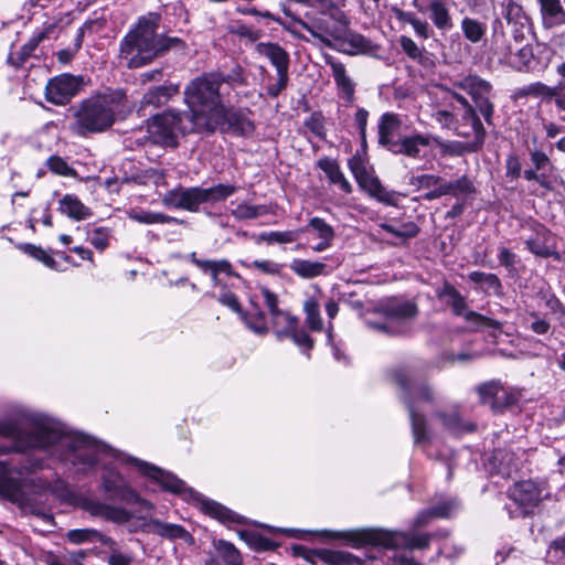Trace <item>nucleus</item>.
<instances>
[{
	"instance_id": "obj_1",
	"label": "nucleus",
	"mask_w": 565,
	"mask_h": 565,
	"mask_svg": "<svg viewBox=\"0 0 565 565\" xmlns=\"http://www.w3.org/2000/svg\"><path fill=\"white\" fill-rule=\"evenodd\" d=\"M0 436L11 440L0 444V456L42 449L78 472L93 468L102 454L117 457L116 451L82 433L68 431L50 418L25 420L23 416L0 419ZM44 467L43 459L30 457L21 466L0 460V495L13 503L26 500L28 476Z\"/></svg>"
},
{
	"instance_id": "obj_2",
	"label": "nucleus",
	"mask_w": 565,
	"mask_h": 565,
	"mask_svg": "<svg viewBox=\"0 0 565 565\" xmlns=\"http://www.w3.org/2000/svg\"><path fill=\"white\" fill-rule=\"evenodd\" d=\"M186 130L213 132L226 119V108L220 95V85L215 74H204L192 79L184 89Z\"/></svg>"
},
{
	"instance_id": "obj_3",
	"label": "nucleus",
	"mask_w": 565,
	"mask_h": 565,
	"mask_svg": "<svg viewBox=\"0 0 565 565\" xmlns=\"http://www.w3.org/2000/svg\"><path fill=\"white\" fill-rule=\"evenodd\" d=\"M160 14L148 13L122 39L120 55L130 68L141 67L171 49H183V42L175 36L158 34Z\"/></svg>"
},
{
	"instance_id": "obj_4",
	"label": "nucleus",
	"mask_w": 565,
	"mask_h": 565,
	"mask_svg": "<svg viewBox=\"0 0 565 565\" xmlns=\"http://www.w3.org/2000/svg\"><path fill=\"white\" fill-rule=\"evenodd\" d=\"M130 111L127 96L120 89L95 95L77 105L71 128L83 137L103 132L109 129L117 118H125Z\"/></svg>"
},
{
	"instance_id": "obj_5",
	"label": "nucleus",
	"mask_w": 565,
	"mask_h": 565,
	"mask_svg": "<svg viewBox=\"0 0 565 565\" xmlns=\"http://www.w3.org/2000/svg\"><path fill=\"white\" fill-rule=\"evenodd\" d=\"M392 380L399 390V398L409 412L414 443L426 444L429 440V431L420 411L433 402L431 390L424 382L415 380L407 370H394Z\"/></svg>"
},
{
	"instance_id": "obj_6",
	"label": "nucleus",
	"mask_w": 565,
	"mask_h": 565,
	"mask_svg": "<svg viewBox=\"0 0 565 565\" xmlns=\"http://www.w3.org/2000/svg\"><path fill=\"white\" fill-rule=\"evenodd\" d=\"M339 537L350 542L354 547L375 545L386 548L423 550L428 547L429 534H409L383 529H362L340 533Z\"/></svg>"
},
{
	"instance_id": "obj_7",
	"label": "nucleus",
	"mask_w": 565,
	"mask_h": 565,
	"mask_svg": "<svg viewBox=\"0 0 565 565\" xmlns=\"http://www.w3.org/2000/svg\"><path fill=\"white\" fill-rule=\"evenodd\" d=\"M236 186L231 184H216L211 188H179L169 191L163 203L177 209L198 212L202 203H216L234 194Z\"/></svg>"
},
{
	"instance_id": "obj_8",
	"label": "nucleus",
	"mask_w": 565,
	"mask_h": 565,
	"mask_svg": "<svg viewBox=\"0 0 565 565\" xmlns=\"http://www.w3.org/2000/svg\"><path fill=\"white\" fill-rule=\"evenodd\" d=\"M379 311L385 320L383 322L367 320V326L387 334H399L404 332V323L417 316L418 308L413 301L392 298L382 302Z\"/></svg>"
},
{
	"instance_id": "obj_9",
	"label": "nucleus",
	"mask_w": 565,
	"mask_h": 565,
	"mask_svg": "<svg viewBox=\"0 0 565 565\" xmlns=\"http://www.w3.org/2000/svg\"><path fill=\"white\" fill-rule=\"evenodd\" d=\"M185 113L168 110L156 115L147 125L148 139L151 143L166 147H175L178 134L200 132L199 130H186Z\"/></svg>"
},
{
	"instance_id": "obj_10",
	"label": "nucleus",
	"mask_w": 565,
	"mask_h": 565,
	"mask_svg": "<svg viewBox=\"0 0 565 565\" xmlns=\"http://www.w3.org/2000/svg\"><path fill=\"white\" fill-rule=\"evenodd\" d=\"M255 52L267 58L276 68L277 81L267 87V94L277 97L287 86L289 81V54L277 43L260 42L255 45Z\"/></svg>"
},
{
	"instance_id": "obj_11",
	"label": "nucleus",
	"mask_w": 565,
	"mask_h": 565,
	"mask_svg": "<svg viewBox=\"0 0 565 565\" xmlns=\"http://www.w3.org/2000/svg\"><path fill=\"white\" fill-rule=\"evenodd\" d=\"M121 460L134 465L140 473L157 482L166 491L175 494L189 493L191 497H196V493L188 488L183 480L154 465L127 455L122 456Z\"/></svg>"
},
{
	"instance_id": "obj_12",
	"label": "nucleus",
	"mask_w": 565,
	"mask_h": 565,
	"mask_svg": "<svg viewBox=\"0 0 565 565\" xmlns=\"http://www.w3.org/2000/svg\"><path fill=\"white\" fill-rule=\"evenodd\" d=\"M509 497L521 508L522 513L529 514L540 502L548 497L544 483L532 480L520 481L509 489Z\"/></svg>"
},
{
	"instance_id": "obj_13",
	"label": "nucleus",
	"mask_w": 565,
	"mask_h": 565,
	"mask_svg": "<svg viewBox=\"0 0 565 565\" xmlns=\"http://www.w3.org/2000/svg\"><path fill=\"white\" fill-rule=\"evenodd\" d=\"M350 170L352 171L359 185L365 190L372 198L387 205L395 204V194L386 190L377 177L367 171L366 167L356 159L349 161Z\"/></svg>"
},
{
	"instance_id": "obj_14",
	"label": "nucleus",
	"mask_w": 565,
	"mask_h": 565,
	"mask_svg": "<svg viewBox=\"0 0 565 565\" xmlns=\"http://www.w3.org/2000/svg\"><path fill=\"white\" fill-rule=\"evenodd\" d=\"M444 295L449 298L448 303L451 307L454 313L456 316L463 317L466 321L471 323L475 330L478 331L488 328L501 330L502 323L500 321L468 310L465 298L454 287L446 286L444 289Z\"/></svg>"
},
{
	"instance_id": "obj_15",
	"label": "nucleus",
	"mask_w": 565,
	"mask_h": 565,
	"mask_svg": "<svg viewBox=\"0 0 565 565\" xmlns=\"http://www.w3.org/2000/svg\"><path fill=\"white\" fill-rule=\"evenodd\" d=\"M83 78L71 74H62L51 78L45 87L46 100L54 105H66L79 93Z\"/></svg>"
},
{
	"instance_id": "obj_16",
	"label": "nucleus",
	"mask_w": 565,
	"mask_h": 565,
	"mask_svg": "<svg viewBox=\"0 0 565 565\" xmlns=\"http://www.w3.org/2000/svg\"><path fill=\"white\" fill-rule=\"evenodd\" d=\"M300 231L301 234H308L312 241H317V243L310 245L311 249L316 253L330 248L335 237L334 228L318 216L310 218L308 224L301 227Z\"/></svg>"
},
{
	"instance_id": "obj_17",
	"label": "nucleus",
	"mask_w": 565,
	"mask_h": 565,
	"mask_svg": "<svg viewBox=\"0 0 565 565\" xmlns=\"http://www.w3.org/2000/svg\"><path fill=\"white\" fill-rule=\"evenodd\" d=\"M413 7L422 14H428L434 26L440 31H449L454 26L450 9L446 0H437L427 4L413 0Z\"/></svg>"
},
{
	"instance_id": "obj_18",
	"label": "nucleus",
	"mask_w": 565,
	"mask_h": 565,
	"mask_svg": "<svg viewBox=\"0 0 565 565\" xmlns=\"http://www.w3.org/2000/svg\"><path fill=\"white\" fill-rule=\"evenodd\" d=\"M431 143H439V137L433 135L416 134L398 139L391 152L404 154L411 158H420L422 149Z\"/></svg>"
},
{
	"instance_id": "obj_19",
	"label": "nucleus",
	"mask_w": 565,
	"mask_h": 565,
	"mask_svg": "<svg viewBox=\"0 0 565 565\" xmlns=\"http://www.w3.org/2000/svg\"><path fill=\"white\" fill-rule=\"evenodd\" d=\"M524 456L525 451L520 448L518 451L498 449L492 454L489 463L498 475L510 477L522 467Z\"/></svg>"
},
{
	"instance_id": "obj_20",
	"label": "nucleus",
	"mask_w": 565,
	"mask_h": 565,
	"mask_svg": "<svg viewBox=\"0 0 565 565\" xmlns=\"http://www.w3.org/2000/svg\"><path fill=\"white\" fill-rule=\"evenodd\" d=\"M392 12L399 23L409 24L418 39L428 40L434 35V29L429 22L419 18L415 12L405 11L398 7H393Z\"/></svg>"
},
{
	"instance_id": "obj_21",
	"label": "nucleus",
	"mask_w": 565,
	"mask_h": 565,
	"mask_svg": "<svg viewBox=\"0 0 565 565\" xmlns=\"http://www.w3.org/2000/svg\"><path fill=\"white\" fill-rule=\"evenodd\" d=\"M328 64L331 67L339 96L348 104H352L354 102L355 83L348 75L344 64L334 60H328Z\"/></svg>"
},
{
	"instance_id": "obj_22",
	"label": "nucleus",
	"mask_w": 565,
	"mask_h": 565,
	"mask_svg": "<svg viewBox=\"0 0 565 565\" xmlns=\"http://www.w3.org/2000/svg\"><path fill=\"white\" fill-rule=\"evenodd\" d=\"M179 85L178 84H169V85H161L156 86L150 89H148L140 102V107H161L166 105L172 97L177 96L179 94Z\"/></svg>"
},
{
	"instance_id": "obj_23",
	"label": "nucleus",
	"mask_w": 565,
	"mask_h": 565,
	"mask_svg": "<svg viewBox=\"0 0 565 565\" xmlns=\"http://www.w3.org/2000/svg\"><path fill=\"white\" fill-rule=\"evenodd\" d=\"M452 85L454 87L467 92L472 97L473 102L489 95L491 92L490 83L475 74L458 77L452 82Z\"/></svg>"
},
{
	"instance_id": "obj_24",
	"label": "nucleus",
	"mask_w": 565,
	"mask_h": 565,
	"mask_svg": "<svg viewBox=\"0 0 565 565\" xmlns=\"http://www.w3.org/2000/svg\"><path fill=\"white\" fill-rule=\"evenodd\" d=\"M402 121L396 114L385 113L381 116L379 122V142L390 151L397 140L394 139L395 132L399 129Z\"/></svg>"
},
{
	"instance_id": "obj_25",
	"label": "nucleus",
	"mask_w": 565,
	"mask_h": 565,
	"mask_svg": "<svg viewBox=\"0 0 565 565\" xmlns=\"http://www.w3.org/2000/svg\"><path fill=\"white\" fill-rule=\"evenodd\" d=\"M458 508L459 503L456 500H449L437 504L431 509L424 510L415 518L414 527L417 529L426 526L434 518H449Z\"/></svg>"
},
{
	"instance_id": "obj_26",
	"label": "nucleus",
	"mask_w": 565,
	"mask_h": 565,
	"mask_svg": "<svg viewBox=\"0 0 565 565\" xmlns=\"http://www.w3.org/2000/svg\"><path fill=\"white\" fill-rule=\"evenodd\" d=\"M58 211L74 221H83L92 215V211L74 194H65L58 201Z\"/></svg>"
},
{
	"instance_id": "obj_27",
	"label": "nucleus",
	"mask_w": 565,
	"mask_h": 565,
	"mask_svg": "<svg viewBox=\"0 0 565 565\" xmlns=\"http://www.w3.org/2000/svg\"><path fill=\"white\" fill-rule=\"evenodd\" d=\"M290 269L303 279H312L329 274L327 264L301 258H295L290 263Z\"/></svg>"
},
{
	"instance_id": "obj_28",
	"label": "nucleus",
	"mask_w": 565,
	"mask_h": 565,
	"mask_svg": "<svg viewBox=\"0 0 565 565\" xmlns=\"http://www.w3.org/2000/svg\"><path fill=\"white\" fill-rule=\"evenodd\" d=\"M451 95L460 105L466 108L465 117L470 119L472 129L476 134V142L470 147V150H479L482 147L486 137L483 125L478 117L476 109L469 104L466 97L455 92L451 93Z\"/></svg>"
},
{
	"instance_id": "obj_29",
	"label": "nucleus",
	"mask_w": 565,
	"mask_h": 565,
	"mask_svg": "<svg viewBox=\"0 0 565 565\" xmlns=\"http://www.w3.org/2000/svg\"><path fill=\"white\" fill-rule=\"evenodd\" d=\"M103 486L105 491L115 494L120 499L136 497L135 492L127 486L125 478L116 470L108 469L103 476Z\"/></svg>"
},
{
	"instance_id": "obj_30",
	"label": "nucleus",
	"mask_w": 565,
	"mask_h": 565,
	"mask_svg": "<svg viewBox=\"0 0 565 565\" xmlns=\"http://www.w3.org/2000/svg\"><path fill=\"white\" fill-rule=\"evenodd\" d=\"M544 24L554 28L565 24V9L559 0H539Z\"/></svg>"
},
{
	"instance_id": "obj_31",
	"label": "nucleus",
	"mask_w": 565,
	"mask_h": 565,
	"mask_svg": "<svg viewBox=\"0 0 565 565\" xmlns=\"http://www.w3.org/2000/svg\"><path fill=\"white\" fill-rule=\"evenodd\" d=\"M88 509L92 514L102 516L108 521H111V522H115L118 524L128 523L132 518L131 513L125 509L99 503V502L92 503Z\"/></svg>"
},
{
	"instance_id": "obj_32",
	"label": "nucleus",
	"mask_w": 565,
	"mask_h": 565,
	"mask_svg": "<svg viewBox=\"0 0 565 565\" xmlns=\"http://www.w3.org/2000/svg\"><path fill=\"white\" fill-rule=\"evenodd\" d=\"M527 249L537 257L548 258L556 253L552 246V237L546 231L539 232L525 241Z\"/></svg>"
},
{
	"instance_id": "obj_33",
	"label": "nucleus",
	"mask_w": 565,
	"mask_h": 565,
	"mask_svg": "<svg viewBox=\"0 0 565 565\" xmlns=\"http://www.w3.org/2000/svg\"><path fill=\"white\" fill-rule=\"evenodd\" d=\"M319 167L327 174L329 181L340 188L341 191L349 194L352 192V186L350 182L347 180L342 171L340 170L339 164L332 160H320Z\"/></svg>"
},
{
	"instance_id": "obj_34",
	"label": "nucleus",
	"mask_w": 565,
	"mask_h": 565,
	"mask_svg": "<svg viewBox=\"0 0 565 565\" xmlns=\"http://www.w3.org/2000/svg\"><path fill=\"white\" fill-rule=\"evenodd\" d=\"M151 526L153 533L169 540L180 539L183 541H189L192 539L190 533L182 525L179 524L152 520Z\"/></svg>"
},
{
	"instance_id": "obj_35",
	"label": "nucleus",
	"mask_w": 565,
	"mask_h": 565,
	"mask_svg": "<svg viewBox=\"0 0 565 565\" xmlns=\"http://www.w3.org/2000/svg\"><path fill=\"white\" fill-rule=\"evenodd\" d=\"M209 565H242V559L233 544L220 541L216 546V556Z\"/></svg>"
},
{
	"instance_id": "obj_36",
	"label": "nucleus",
	"mask_w": 565,
	"mask_h": 565,
	"mask_svg": "<svg viewBox=\"0 0 565 565\" xmlns=\"http://www.w3.org/2000/svg\"><path fill=\"white\" fill-rule=\"evenodd\" d=\"M202 510L212 515L213 518L223 521V522H234V523H242L243 518L237 515L236 513L232 512L227 508L223 507L222 504L204 499L202 500Z\"/></svg>"
},
{
	"instance_id": "obj_37",
	"label": "nucleus",
	"mask_w": 565,
	"mask_h": 565,
	"mask_svg": "<svg viewBox=\"0 0 565 565\" xmlns=\"http://www.w3.org/2000/svg\"><path fill=\"white\" fill-rule=\"evenodd\" d=\"M439 185L444 195H454L456 198L475 191L472 182L466 175L449 182L443 180Z\"/></svg>"
},
{
	"instance_id": "obj_38",
	"label": "nucleus",
	"mask_w": 565,
	"mask_h": 565,
	"mask_svg": "<svg viewBox=\"0 0 565 565\" xmlns=\"http://www.w3.org/2000/svg\"><path fill=\"white\" fill-rule=\"evenodd\" d=\"M129 218L140 224H169L178 223L179 221L173 217L159 212L152 211H134L129 213Z\"/></svg>"
},
{
	"instance_id": "obj_39",
	"label": "nucleus",
	"mask_w": 565,
	"mask_h": 565,
	"mask_svg": "<svg viewBox=\"0 0 565 565\" xmlns=\"http://www.w3.org/2000/svg\"><path fill=\"white\" fill-rule=\"evenodd\" d=\"M313 553L320 561L329 565H350L355 559V556L342 551L322 548Z\"/></svg>"
},
{
	"instance_id": "obj_40",
	"label": "nucleus",
	"mask_w": 565,
	"mask_h": 565,
	"mask_svg": "<svg viewBox=\"0 0 565 565\" xmlns=\"http://www.w3.org/2000/svg\"><path fill=\"white\" fill-rule=\"evenodd\" d=\"M461 30L468 41L478 43L484 36L487 25L476 19L463 18L461 21Z\"/></svg>"
},
{
	"instance_id": "obj_41",
	"label": "nucleus",
	"mask_w": 565,
	"mask_h": 565,
	"mask_svg": "<svg viewBox=\"0 0 565 565\" xmlns=\"http://www.w3.org/2000/svg\"><path fill=\"white\" fill-rule=\"evenodd\" d=\"M399 45L403 52L413 61H416L422 65H426L429 61L424 49H420L411 36L402 35L399 38Z\"/></svg>"
},
{
	"instance_id": "obj_42",
	"label": "nucleus",
	"mask_w": 565,
	"mask_h": 565,
	"mask_svg": "<svg viewBox=\"0 0 565 565\" xmlns=\"http://www.w3.org/2000/svg\"><path fill=\"white\" fill-rule=\"evenodd\" d=\"M301 235V231L292 230V231H273V232H264L259 235V238L268 244H289L296 242Z\"/></svg>"
},
{
	"instance_id": "obj_43",
	"label": "nucleus",
	"mask_w": 565,
	"mask_h": 565,
	"mask_svg": "<svg viewBox=\"0 0 565 565\" xmlns=\"http://www.w3.org/2000/svg\"><path fill=\"white\" fill-rule=\"evenodd\" d=\"M468 277L471 281L481 285L486 291H493L498 294L501 290V281L494 274L471 271Z\"/></svg>"
},
{
	"instance_id": "obj_44",
	"label": "nucleus",
	"mask_w": 565,
	"mask_h": 565,
	"mask_svg": "<svg viewBox=\"0 0 565 565\" xmlns=\"http://www.w3.org/2000/svg\"><path fill=\"white\" fill-rule=\"evenodd\" d=\"M19 248L23 253L33 257L34 259L43 263L46 267L54 269V270H58L56 260L51 255H49L46 253V250H44L42 247L30 244V243H25V244H21L19 246Z\"/></svg>"
},
{
	"instance_id": "obj_45",
	"label": "nucleus",
	"mask_w": 565,
	"mask_h": 565,
	"mask_svg": "<svg viewBox=\"0 0 565 565\" xmlns=\"http://www.w3.org/2000/svg\"><path fill=\"white\" fill-rule=\"evenodd\" d=\"M102 533L94 529H75L66 533V539L73 544L98 543Z\"/></svg>"
},
{
	"instance_id": "obj_46",
	"label": "nucleus",
	"mask_w": 565,
	"mask_h": 565,
	"mask_svg": "<svg viewBox=\"0 0 565 565\" xmlns=\"http://www.w3.org/2000/svg\"><path fill=\"white\" fill-rule=\"evenodd\" d=\"M218 85L222 83H226L231 86H242L247 85V75L244 68L239 64H235L231 71L226 74L218 73L215 74Z\"/></svg>"
},
{
	"instance_id": "obj_47",
	"label": "nucleus",
	"mask_w": 565,
	"mask_h": 565,
	"mask_svg": "<svg viewBox=\"0 0 565 565\" xmlns=\"http://www.w3.org/2000/svg\"><path fill=\"white\" fill-rule=\"evenodd\" d=\"M380 226L385 232L402 239L415 237L419 232L418 226L414 222L403 223L397 227L388 223H382Z\"/></svg>"
},
{
	"instance_id": "obj_48",
	"label": "nucleus",
	"mask_w": 565,
	"mask_h": 565,
	"mask_svg": "<svg viewBox=\"0 0 565 565\" xmlns=\"http://www.w3.org/2000/svg\"><path fill=\"white\" fill-rule=\"evenodd\" d=\"M267 209L264 205H252L248 203H239L232 210V215L236 220H253L260 215H265Z\"/></svg>"
},
{
	"instance_id": "obj_49",
	"label": "nucleus",
	"mask_w": 565,
	"mask_h": 565,
	"mask_svg": "<svg viewBox=\"0 0 565 565\" xmlns=\"http://www.w3.org/2000/svg\"><path fill=\"white\" fill-rule=\"evenodd\" d=\"M264 302L266 307L268 308L271 318L275 320V322H279V320L289 321L286 311H282L278 308V297L276 294L270 291L268 288L264 287L260 290Z\"/></svg>"
},
{
	"instance_id": "obj_50",
	"label": "nucleus",
	"mask_w": 565,
	"mask_h": 565,
	"mask_svg": "<svg viewBox=\"0 0 565 565\" xmlns=\"http://www.w3.org/2000/svg\"><path fill=\"white\" fill-rule=\"evenodd\" d=\"M306 313V322L312 331H320L322 329V320L320 317V309L317 301L309 299L303 305Z\"/></svg>"
},
{
	"instance_id": "obj_51",
	"label": "nucleus",
	"mask_w": 565,
	"mask_h": 565,
	"mask_svg": "<svg viewBox=\"0 0 565 565\" xmlns=\"http://www.w3.org/2000/svg\"><path fill=\"white\" fill-rule=\"evenodd\" d=\"M440 419L443 425L450 431L455 434H461L465 431L473 430V425L465 424L457 413L451 414H443L440 415Z\"/></svg>"
},
{
	"instance_id": "obj_52",
	"label": "nucleus",
	"mask_w": 565,
	"mask_h": 565,
	"mask_svg": "<svg viewBox=\"0 0 565 565\" xmlns=\"http://www.w3.org/2000/svg\"><path fill=\"white\" fill-rule=\"evenodd\" d=\"M502 387H503V385L499 381H490V382L483 383L482 385H480L478 387L480 401L483 404L491 406L492 401H494L495 395H498V393H499L497 391H501Z\"/></svg>"
},
{
	"instance_id": "obj_53",
	"label": "nucleus",
	"mask_w": 565,
	"mask_h": 565,
	"mask_svg": "<svg viewBox=\"0 0 565 565\" xmlns=\"http://www.w3.org/2000/svg\"><path fill=\"white\" fill-rule=\"evenodd\" d=\"M246 327L256 334H265L268 331L264 313L256 312L243 316Z\"/></svg>"
},
{
	"instance_id": "obj_54",
	"label": "nucleus",
	"mask_w": 565,
	"mask_h": 565,
	"mask_svg": "<svg viewBox=\"0 0 565 565\" xmlns=\"http://www.w3.org/2000/svg\"><path fill=\"white\" fill-rule=\"evenodd\" d=\"M503 17L508 23L523 24L522 20L525 19V14L521 6L512 0H509L503 8Z\"/></svg>"
},
{
	"instance_id": "obj_55",
	"label": "nucleus",
	"mask_w": 565,
	"mask_h": 565,
	"mask_svg": "<svg viewBox=\"0 0 565 565\" xmlns=\"http://www.w3.org/2000/svg\"><path fill=\"white\" fill-rule=\"evenodd\" d=\"M47 167L53 173L58 175L74 177L76 174L75 170L65 160L56 156L49 158Z\"/></svg>"
},
{
	"instance_id": "obj_56",
	"label": "nucleus",
	"mask_w": 565,
	"mask_h": 565,
	"mask_svg": "<svg viewBox=\"0 0 565 565\" xmlns=\"http://www.w3.org/2000/svg\"><path fill=\"white\" fill-rule=\"evenodd\" d=\"M498 395H495L494 401H492L491 409L494 412H501L505 407L510 406L516 401V397L513 393H511L508 388L504 386L501 391H498Z\"/></svg>"
},
{
	"instance_id": "obj_57",
	"label": "nucleus",
	"mask_w": 565,
	"mask_h": 565,
	"mask_svg": "<svg viewBox=\"0 0 565 565\" xmlns=\"http://www.w3.org/2000/svg\"><path fill=\"white\" fill-rule=\"evenodd\" d=\"M42 38L38 39H31L26 44H24L20 52L18 53V57L15 58L14 55H10L9 61L15 66L21 65L26 58L31 56L33 51L38 47L40 41Z\"/></svg>"
},
{
	"instance_id": "obj_58",
	"label": "nucleus",
	"mask_w": 565,
	"mask_h": 565,
	"mask_svg": "<svg viewBox=\"0 0 565 565\" xmlns=\"http://www.w3.org/2000/svg\"><path fill=\"white\" fill-rule=\"evenodd\" d=\"M286 316H287L288 320H290V321H285L282 319L276 323L275 320L271 318L273 328H274L275 333L279 340L287 337L288 332H290V330H294V327L297 326L296 317L291 316L288 312H286Z\"/></svg>"
},
{
	"instance_id": "obj_59",
	"label": "nucleus",
	"mask_w": 565,
	"mask_h": 565,
	"mask_svg": "<svg viewBox=\"0 0 565 565\" xmlns=\"http://www.w3.org/2000/svg\"><path fill=\"white\" fill-rule=\"evenodd\" d=\"M530 317L532 321L530 323V330L539 335H544L550 332L552 326L546 318L541 317L537 312H531Z\"/></svg>"
},
{
	"instance_id": "obj_60",
	"label": "nucleus",
	"mask_w": 565,
	"mask_h": 565,
	"mask_svg": "<svg viewBox=\"0 0 565 565\" xmlns=\"http://www.w3.org/2000/svg\"><path fill=\"white\" fill-rule=\"evenodd\" d=\"M88 241L95 248L104 250L108 246L109 233L105 228H96L89 234Z\"/></svg>"
},
{
	"instance_id": "obj_61",
	"label": "nucleus",
	"mask_w": 565,
	"mask_h": 565,
	"mask_svg": "<svg viewBox=\"0 0 565 565\" xmlns=\"http://www.w3.org/2000/svg\"><path fill=\"white\" fill-rule=\"evenodd\" d=\"M249 267L258 269V270H260L264 274L279 275L280 270L282 268V265H280V264H278L276 262L269 260V259H264V260H254L249 265Z\"/></svg>"
},
{
	"instance_id": "obj_62",
	"label": "nucleus",
	"mask_w": 565,
	"mask_h": 565,
	"mask_svg": "<svg viewBox=\"0 0 565 565\" xmlns=\"http://www.w3.org/2000/svg\"><path fill=\"white\" fill-rule=\"evenodd\" d=\"M542 299H543L546 308H548L551 313H553L554 316L564 313L565 306L555 294H553L551 291L545 292L542 295Z\"/></svg>"
},
{
	"instance_id": "obj_63",
	"label": "nucleus",
	"mask_w": 565,
	"mask_h": 565,
	"mask_svg": "<svg viewBox=\"0 0 565 565\" xmlns=\"http://www.w3.org/2000/svg\"><path fill=\"white\" fill-rule=\"evenodd\" d=\"M443 179L438 175L434 174H423L418 177H413L411 183L413 185H417L418 188L429 189L435 185H439Z\"/></svg>"
},
{
	"instance_id": "obj_64",
	"label": "nucleus",
	"mask_w": 565,
	"mask_h": 565,
	"mask_svg": "<svg viewBox=\"0 0 565 565\" xmlns=\"http://www.w3.org/2000/svg\"><path fill=\"white\" fill-rule=\"evenodd\" d=\"M475 104L479 110V113L483 116L487 124H492V115H493V105L489 100V95H486L477 100Z\"/></svg>"
}]
</instances>
